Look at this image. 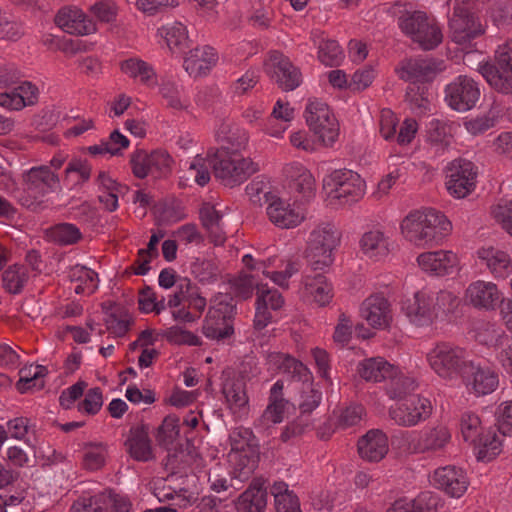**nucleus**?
<instances>
[{
  "label": "nucleus",
  "mask_w": 512,
  "mask_h": 512,
  "mask_svg": "<svg viewBox=\"0 0 512 512\" xmlns=\"http://www.w3.org/2000/svg\"><path fill=\"white\" fill-rule=\"evenodd\" d=\"M210 168L215 177L229 187L240 185L259 171L258 164L249 157H243L241 153L216 152L206 157L197 155L190 162L188 172L198 185L205 186L210 181Z\"/></svg>",
  "instance_id": "1"
},
{
  "label": "nucleus",
  "mask_w": 512,
  "mask_h": 512,
  "mask_svg": "<svg viewBox=\"0 0 512 512\" xmlns=\"http://www.w3.org/2000/svg\"><path fill=\"white\" fill-rule=\"evenodd\" d=\"M402 236L417 248L441 245L452 231L448 218L434 209L409 212L400 223Z\"/></svg>",
  "instance_id": "2"
},
{
  "label": "nucleus",
  "mask_w": 512,
  "mask_h": 512,
  "mask_svg": "<svg viewBox=\"0 0 512 512\" xmlns=\"http://www.w3.org/2000/svg\"><path fill=\"white\" fill-rule=\"evenodd\" d=\"M22 193L19 201L22 206L39 211L46 207V197L61 190L58 173L46 165L33 166L21 174Z\"/></svg>",
  "instance_id": "3"
},
{
  "label": "nucleus",
  "mask_w": 512,
  "mask_h": 512,
  "mask_svg": "<svg viewBox=\"0 0 512 512\" xmlns=\"http://www.w3.org/2000/svg\"><path fill=\"white\" fill-rule=\"evenodd\" d=\"M341 232L331 222H322L310 232L305 257L313 270H324L334 261L333 252L339 246Z\"/></svg>",
  "instance_id": "4"
},
{
  "label": "nucleus",
  "mask_w": 512,
  "mask_h": 512,
  "mask_svg": "<svg viewBox=\"0 0 512 512\" xmlns=\"http://www.w3.org/2000/svg\"><path fill=\"white\" fill-rule=\"evenodd\" d=\"M401 31L423 50H432L443 40V33L436 19L423 11H406L399 16Z\"/></svg>",
  "instance_id": "5"
},
{
  "label": "nucleus",
  "mask_w": 512,
  "mask_h": 512,
  "mask_svg": "<svg viewBox=\"0 0 512 512\" xmlns=\"http://www.w3.org/2000/svg\"><path fill=\"white\" fill-rule=\"evenodd\" d=\"M365 181L348 169L332 171L323 179V188L330 204L347 205L359 201L365 194Z\"/></svg>",
  "instance_id": "6"
},
{
  "label": "nucleus",
  "mask_w": 512,
  "mask_h": 512,
  "mask_svg": "<svg viewBox=\"0 0 512 512\" xmlns=\"http://www.w3.org/2000/svg\"><path fill=\"white\" fill-rule=\"evenodd\" d=\"M235 314L233 299L227 294H217L210 300V307L205 317L203 334L217 342H225L234 334L232 319Z\"/></svg>",
  "instance_id": "7"
},
{
  "label": "nucleus",
  "mask_w": 512,
  "mask_h": 512,
  "mask_svg": "<svg viewBox=\"0 0 512 512\" xmlns=\"http://www.w3.org/2000/svg\"><path fill=\"white\" fill-rule=\"evenodd\" d=\"M304 117L309 129L325 146H331L339 136V124L329 106L319 99H309Z\"/></svg>",
  "instance_id": "8"
},
{
  "label": "nucleus",
  "mask_w": 512,
  "mask_h": 512,
  "mask_svg": "<svg viewBox=\"0 0 512 512\" xmlns=\"http://www.w3.org/2000/svg\"><path fill=\"white\" fill-rule=\"evenodd\" d=\"M478 70L496 91L512 94V40L498 47L495 65L480 64Z\"/></svg>",
  "instance_id": "9"
},
{
  "label": "nucleus",
  "mask_w": 512,
  "mask_h": 512,
  "mask_svg": "<svg viewBox=\"0 0 512 512\" xmlns=\"http://www.w3.org/2000/svg\"><path fill=\"white\" fill-rule=\"evenodd\" d=\"M280 369L297 381H301L303 387L301 389V396L299 402L300 418L304 415H309L314 411L320 404L322 394L320 391L315 389L312 385V375L309 369L295 357L290 354H286L284 357Z\"/></svg>",
  "instance_id": "10"
},
{
  "label": "nucleus",
  "mask_w": 512,
  "mask_h": 512,
  "mask_svg": "<svg viewBox=\"0 0 512 512\" xmlns=\"http://www.w3.org/2000/svg\"><path fill=\"white\" fill-rule=\"evenodd\" d=\"M433 412L431 401L421 395H415L390 406L389 419L400 427H414L430 418Z\"/></svg>",
  "instance_id": "11"
},
{
  "label": "nucleus",
  "mask_w": 512,
  "mask_h": 512,
  "mask_svg": "<svg viewBox=\"0 0 512 512\" xmlns=\"http://www.w3.org/2000/svg\"><path fill=\"white\" fill-rule=\"evenodd\" d=\"M171 163L170 155L164 150L147 152L138 149L131 153L129 160L133 175L139 179L149 175L161 177L170 171Z\"/></svg>",
  "instance_id": "12"
},
{
  "label": "nucleus",
  "mask_w": 512,
  "mask_h": 512,
  "mask_svg": "<svg viewBox=\"0 0 512 512\" xmlns=\"http://www.w3.org/2000/svg\"><path fill=\"white\" fill-rule=\"evenodd\" d=\"M132 504L128 497L106 490L92 496L79 497L71 512H130Z\"/></svg>",
  "instance_id": "13"
},
{
  "label": "nucleus",
  "mask_w": 512,
  "mask_h": 512,
  "mask_svg": "<svg viewBox=\"0 0 512 512\" xmlns=\"http://www.w3.org/2000/svg\"><path fill=\"white\" fill-rule=\"evenodd\" d=\"M480 97L478 84L470 77L460 75L445 89V100L448 105L459 112L472 109Z\"/></svg>",
  "instance_id": "14"
},
{
  "label": "nucleus",
  "mask_w": 512,
  "mask_h": 512,
  "mask_svg": "<svg viewBox=\"0 0 512 512\" xmlns=\"http://www.w3.org/2000/svg\"><path fill=\"white\" fill-rule=\"evenodd\" d=\"M266 72L283 91H292L302 82L300 70L293 65L288 57L279 51L269 53L265 63Z\"/></svg>",
  "instance_id": "15"
},
{
  "label": "nucleus",
  "mask_w": 512,
  "mask_h": 512,
  "mask_svg": "<svg viewBox=\"0 0 512 512\" xmlns=\"http://www.w3.org/2000/svg\"><path fill=\"white\" fill-rule=\"evenodd\" d=\"M475 166L464 159H456L447 167L446 187L448 192L456 198H464L470 194L476 181Z\"/></svg>",
  "instance_id": "16"
},
{
  "label": "nucleus",
  "mask_w": 512,
  "mask_h": 512,
  "mask_svg": "<svg viewBox=\"0 0 512 512\" xmlns=\"http://www.w3.org/2000/svg\"><path fill=\"white\" fill-rule=\"evenodd\" d=\"M264 197L267 205V216L277 227L282 229L294 228L306 219L304 209L294 208L287 201L272 193H266Z\"/></svg>",
  "instance_id": "17"
},
{
  "label": "nucleus",
  "mask_w": 512,
  "mask_h": 512,
  "mask_svg": "<svg viewBox=\"0 0 512 512\" xmlns=\"http://www.w3.org/2000/svg\"><path fill=\"white\" fill-rule=\"evenodd\" d=\"M449 28L452 40L458 44H465L485 32L480 18L464 8L454 9Z\"/></svg>",
  "instance_id": "18"
},
{
  "label": "nucleus",
  "mask_w": 512,
  "mask_h": 512,
  "mask_svg": "<svg viewBox=\"0 0 512 512\" xmlns=\"http://www.w3.org/2000/svg\"><path fill=\"white\" fill-rule=\"evenodd\" d=\"M54 22L57 27L71 35L84 36L97 31L94 21L75 5L61 7L54 17Z\"/></svg>",
  "instance_id": "19"
},
{
  "label": "nucleus",
  "mask_w": 512,
  "mask_h": 512,
  "mask_svg": "<svg viewBox=\"0 0 512 512\" xmlns=\"http://www.w3.org/2000/svg\"><path fill=\"white\" fill-rule=\"evenodd\" d=\"M433 485L452 498H460L469 486L466 472L455 465L437 468L432 476Z\"/></svg>",
  "instance_id": "20"
},
{
  "label": "nucleus",
  "mask_w": 512,
  "mask_h": 512,
  "mask_svg": "<svg viewBox=\"0 0 512 512\" xmlns=\"http://www.w3.org/2000/svg\"><path fill=\"white\" fill-rule=\"evenodd\" d=\"M216 140L220 145L217 152L228 154L241 153L249 143V133L231 119H223L215 131Z\"/></svg>",
  "instance_id": "21"
},
{
  "label": "nucleus",
  "mask_w": 512,
  "mask_h": 512,
  "mask_svg": "<svg viewBox=\"0 0 512 512\" xmlns=\"http://www.w3.org/2000/svg\"><path fill=\"white\" fill-rule=\"evenodd\" d=\"M432 370L442 379L453 380L466 377L468 370L475 369L472 361H466L460 354H428Z\"/></svg>",
  "instance_id": "22"
},
{
  "label": "nucleus",
  "mask_w": 512,
  "mask_h": 512,
  "mask_svg": "<svg viewBox=\"0 0 512 512\" xmlns=\"http://www.w3.org/2000/svg\"><path fill=\"white\" fill-rule=\"evenodd\" d=\"M465 300L475 308L494 310L503 301L501 291L490 281L477 280L469 284Z\"/></svg>",
  "instance_id": "23"
},
{
  "label": "nucleus",
  "mask_w": 512,
  "mask_h": 512,
  "mask_svg": "<svg viewBox=\"0 0 512 512\" xmlns=\"http://www.w3.org/2000/svg\"><path fill=\"white\" fill-rule=\"evenodd\" d=\"M361 315L373 328L386 329L392 321L391 304L382 294H373L363 301Z\"/></svg>",
  "instance_id": "24"
},
{
  "label": "nucleus",
  "mask_w": 512,
  "mask_h": 512,
  "mask_svg": "<svg viewBox=\"0 0 512 512\" xmlns=\"http://www.w3.org/2000/svg\"><path fill=\"white\" fill-rule=\"evenodd\" d=\"M39 89L30 81H22L10 91L0 93V106L10 111H21L38 102Z\"/></svg>",
  "instance_id": "25"
},
{
  "label": "nucleus",
  "mask_w": 512,
  "mask_h": 512,
  "mask_svg": "<svg viewBox=\"0 0 512 512\" xmlns=\"http://www.w3.org/2000/svg\"><path fill=\"white\" fill-rule=\"evenodd\" d=\"M451 439L452 434L448 426L445 424H437L426 427L420 432L414 449L419 453L443 452L450 444Z\"/></svg>",
  "instance_id": "26"
},
{
  "label": "nucleus",
  "mask_w": 512,
  "mask_h": 512,
  "mask_svg": "<svg viewBox=\"0 0 512 512\" xmlns=\"http://www.w3.org/2000/svg\"><path fill=\"white\" fill-rule=\"evenodd\" d=\"M444 69L442 60L433 58H415L402 62L401 78L413 82L432 80Z\"/></svg>",
  "instance_id": "27"
},
{
  "label": "nucleus",
  "mask_w": 512,
  "mask_h": 512,
  "mask_svg": "<svg viewBox=\"0 0 512 512\" xmlns=\"http://www.w3.org/2000/svg\"><path fill=\"white\" fill-rule=\"evenodd\" d=\"M283 174L289 189L309 199L315 193V179L311 172L301 163L293 162L285 165Z\"/></svg>",
  "instance_id": "28"
},
{
  "label": "nucleus",
  "mask_w": 512,
  "mask_h": 512,
  "mask_svg": "<svg viewBox=\"0 0 512 512\" xmlns=\"http://www.w3.org/2000/svg\"><path fill=\"white\" fill-rule=\"evenodd\" d=\"M417 263L427 273L444 276L453 272L458 258L452 251L438 250L421 253L417 257Z\"/></svg>",
  "instance_id": "29"
},
{
  "label": "nucleus",
  "mask_w": 512,
  "mask_h": 512,
  "mask_svg": "<svg viewBox=\"0 0 512 512\" xmlns=\"http://www.w3.org/2000/svg\"><path fill=\"white\" fill-rule=\"evenodd\" d=\"M218 54L210 46L196 47L184 58L183 67L192 77L206 75L217 63Z\"/></svg>",
  "instance_id": "30"
},
{
  "label": "nucleus",
  "mask_w": 512,
  "mask_h": 512,
  "mask_svg": "<svg viewBox=\"0 0 512 512\" xmlns=\"http://www.w3.org/2000/svg\"><path fill=\"white\" fill-rule=\"evenodd\" d=\"M477 256L495 278H506L512 273L511 257L501 249L482 247L477 251Z\"/></svg>",
  "instance_id": "31"
},
{
  "label": "nucleus",
  "mask_w": 512,
  "mask_h": 512,
  "mask_svg": "<svg viewBox=\"0 0 512 512\" xmlns=\"http://www.w3.org/2000/svg\"><path fill=\"white\" fill-rule=\"evenodd\" d=\"M125 447L134 460L147 462L154 458L148 428L145 425L130 428Z\"/></svg>",
  "instance_id": "32"
},
{
  "label": "nucleus",
  "mask_w": 512,
  "mask_h": 512,
  "mask_svg": "<svg viewBox=\"0 0 512 512\" xmlns=\"http://www.w3.org/2000/svg\"><path fill=\"white\" fill-rule=\"evenodd\" d=\"M388 449V438L381 430H370L358 441L359 455L370 462L383 459Z\"/></svg>",
  "instance_id": "33"
},
{
  "label": "nucleus",
  "mask_w": 512,
  "mask_h": 512,
  "mask_svg": "<svg viewBox=\"0 0 512 512\" xmlns=\"http://www.w3.org/2000/svg\"><path fill=\"white\" fill-rule=\"evenodd\" d=\"M469 391L477 396H484L492 393L498 387V374L488 367L475 365V369L468 370L463 378Z\"/></svg>",
  "instance_id": "34"
},
{
  "label": "nucleus",
  "mask_w": 512,
  "mask_h": 512,
  "mask_svg": "<svg viewBox=\"0 0 512 512\" xmlns=\"http://www.w3.org/2000/svg\"><path fill=\"white\" fill-rule=\"evenodd\" d=\"M303 297L308 301L315 302L319 306L328 304L332 297V285L322 274L314 276L307 275L302 280Z\"/></svg>",
  "instance_id": "35"
},
{
  "label": "nucleus",
  "mask_w": 512,
  "mask_h": 512,
  "mask_svg": "<svg viewBox=\"0 0 512 512\" xmlns=\"http://www.w3.org/2000/svg\"><path fill=\"white\" fill-rule=\"evenodd\" d=\"M435 303L433 294L426 290L415 293L414 301L408 307V316L410 320L419 326L430 323L433 319Z\"/></svg>",
  "instance_id": "36"
},
{
  "label": "nucleus",
  "mask_w": 512,
  "mask_h": 512,
  "mask_svg": "<svg viewBox=\"0 0 512 512\" xmlns=\"http://www.w3.org/2000/svg\"><path fill=\"white\" fill-rule=\"evenodd\" d=\"M277 261V257H270L262 262L264 267L263 274L269 277L275 284L287 289L288 280L299 271V262L294 259L279 260L281 265H277Z\"/></svg>",
  "instance_id": "37"
},
{
  "label": "nucleus",
  "mask_w": 512,
  "mask_h": 512,
  "mask_svg": "<svg viewBox=\"0 0 512 512\" xmlns=\"http://www.w3.org/2000/svg\"><path fill=\"white\" fill-rule=\"evenodd\" d=\"M103 309L105 310V324L110 334L115 337L124 336L132 324V317L129 312L122 306L104 303Z\"/></svg>",
  "instance_id": "38"
},
{
  "label": "nucleus",
  "mask_w": 512,
  "mask_h": 512,
  "mask_svg": "<svg viewBox=\"0 0 512 512\" xmlns=\"http://www.w3.org/2000/svg\"><path fill=\"white\" fill-rule=\"evenodd\" d=\"M157 34L165 41L173 54H181L189 47L188 30L181 22L166 24L158 29Z\"/></svg>",
  "instance_id": "39"
},
{
  "label": "nucleus",
  "mask_w": 512,
  "mask_h": 512,
  "mask_svg": "<svg viewBox=\"0 0 512 512\" xmlns=\"http://www.w3.org/2000/svg\"><path fill=\"white\" fill-rule=\"evenodd\" d=\"M267 504V492L260 481H254L238 498L239 512H262Z\"/></svg>",
  "instance_id": "40"
},
{
  "label": "nucleus",
  "mask_w": 512,
  "mask_h": 512,
  "mask_svg": "<svg viewBox=\"0 0 512 512\" xmlns=\"http://www.w3.org/2000/svg\"><path fill=\"white\" fill-rule=\"evenodd\" d=\"M222 392L225 396L229 409L233 414L242 416L248 410V396L245 390V383L241 379L226 381Z\"/></svg>",
  "instance_id": "41"
},
{
  "label": "nucleus",
  "mask_w": 512,
  "mask_h": 512,
  "mask_svg": "<svg viewBox=\"0 0 512 512\" xmlns=\"http://www.w3.org/2000/svg\"><path fill=\"white\" fill-rule=\"evenodd\" d=\"M389 238L379 229L365 232L360 239V248L369 258L380 259L390 252Z\"/></svg>",
  "instance_id": "42"
},
{
  "label": "nucleus",
  "mask_w": 512,
  "mask_h": 512,
  "mask_svg": "<svg viewBox=\"0 0 512 512\" xmlns=\"http://www.w3.org/2000/svg\"><path fill=\"white\" fill-rule=\"evenodd\" d=\"M120 69L124 74L147 87H154L157 84V75L152 65L139 58L122 61Z\"/></svg>",
  "instance_id": "43"
},
{
  "label": "nucleus",
  "mask_w": 512,
  "mask_h": 512,
  "mask_svg": "<svg viewBox=\"0 0 512 512\" xmlns=\"http://www.w3.org/2000/svg\"><path fill=\"white\" fill-rule=\"evenodd\" d=\"M73 290L79 295H91L98 287V275L95 271L82 265H75L69 271Z\"/></svg>",
  "instance_id": "44"
},
{
  "label": "nucleus",
  "mask_w": 512,
  "mask_h": 512,
  "mask_svg": "<svg viewBox=\"0 0 512 512\" xmlns=\"http://www.w3.org/2000/svg\"><path fill=\"white\" fill-rule=\"evenodd\" d=\"M229 460L233 466V477L240 482L247 481L258 466L256 450L229 453Z\"/></svg>",
  "instance_id": "45"
},
{
  "label": "nucleus",
  "mask_w": 512,
  "mask_h": 512,
  "mask_svg": "<svg viewBox=\"0 0 512 512\" xmlns=\"http://www.w3.org/2000/svg\"><path fill=\"white\" fill-rule=\"evenodd\" d=\"M385 391L390 399H401L418 388L417 379L411 375H405L395 367V371L387 378Z\"/></svg>",
  "instance_id": "46"
},
{
  "label": "nucleus",
  "mask_w": 512,
  "mask_h": 512,
  "mask_svg": "<svg viewBox=\"0 0 512 512\" xmlns=\"http://www.w3.org/2000/svg\"><path fill=\"white\" fill-rule=\"evenodd\" d=\"M277 512H302L298 496L284 481H275L270 487Z\"/></svg>",
  "instance_id": "47"
},
{
  "label": "nucleus",
  "mask_w": 512,
  "mask_h": 512,
  "mask_svg": "<svg viewBox=\"0 0 512 512\" xmlns=\"http://www.w3.org/2000/svg\"><path fill=\"white\" fill-rule=\"evenodd\" d=\"M395 371V366L390 364L381 356L373 357L361 363L359 368L360 376L366 381L380 382Z\"/></svg>",
  "instance_id": "48"
},
{
  "label": "nucleus",
  "mask_w": 512,
  "mask_h": 512,
  "mask_svg": "<svg viewBox=\"0 0 512 512\" xmlns=\"http://www.w3.org/2000/svg\"><path fill=\"white\" fill-rule=\"evenodd\" d=\"M275 18L273 0H251L248 21L254 28L268 29Z\"/></svg>",
  "instance_id": "49"
},
{
  "label": "nucleus",
  "mask_w": 512,
  "mask_h": 512,
  "mask_svg": "<svg viewBox=\"0 0 512 512\" xmlns=\"http://www.w3.org/2000/svg\"><path fill=\"white\" fill-rule=\"evenodd\" d=\"M47 374V368L42 365H28L23 367L20 372V378L16 387L20 393H26L30 390H40L44 387V376Z\"/></svg>",
  "instance_id": "50"
},
{
  "label": "nucleus",
  "mask_w": 512,
  "mask_h": 512,
  "mask_svg": "<svg viewBox=\"0 0 512 512\" xmlns=\"http://www.w3.org/2000/svg\"><path fill=\"white\" fill-rule=\"evenodd\" d=\"M29 279L30 269L25 265H11L2 273L3 288L10 294L21 293Z\"/></svg>",
  "instance_id": "51"
},
{
  "label": "nucleus",
  "mask_w": 512,
  "mask_h": 512,
  "mask_svg": "<svg viewBox=\"0 0 512 512\" xmlns=\"http://www.w3.org/2000/svg\"><path fill=\"white\" fill-rule=\"evenodd\" d=\"M272 315L266 307L256 305V312L253 320V330L250 340L254 343V347L262 348L268 344L271 336L267 334L265 328L271 323Z\"/></svg>",
  "instance_id": "52"
},
{
  "label": "nucleus",
  "mask_w": 512,
  "mask_h": 512,
  "mask_svg": "<svg viewBox=\"0 0 512 512\" xmlns=\"http://www.w3.org/2000/svg\"><path fill=\"white\" fill-rule=\"evenodd\" d=\"M107 446L102 442H90L83 446L82 466L89 471L101 469L106 461Z\"/></svg>",
  "instance_id": "53"
},
{
  "label": "nucleus",
  "mask_w": 512,
  "mask_h": 512,
  "mask_svg": "<svg viewBox=\"0 0 512 512\" xmlns=\"http://www.w3.org/2000/svg\"><path fill=\"white\" fill-rule=\"evenodd\" d=\"M460 433L465 442L475 444L486 432L482 426L480 417L474 412H464L460 417Z\"/></svg>",
  "instance_id": "54"
},
{
  "label": "nucleus",
  "mask_w": 512,
  "mask_h": 512,
  "mask_svg": "<svg viewBox=\"0 0 512 512\" xmlns=\"http://www.w3.org/2000/svg\"><path fill=\"white\" fill-rule=\"evenodd\" d=\"M473 446L477 451L478 460L488 462L500 454L502 442L495 431L487 430Z\"/></svg>",
  "instance_id": "55"
},
{
  "label": "nucleus",
  "mask_w": 512,
  "mask_h": 512,
  "mask_svg": "<svg viewBox=\"0 0 512 512\" xmlns=\"http://www.w3.org/2000/svg\"><path fill=\"white\" fill-rule=\"evenodd\" d=\"M159 92L167 108L182 111L189 107V101L182 95L181 89L174 82L163 81Z\"/></svg>",
  "instance_id": "56"
},
{
  "label": "nucleus",
  "mask_w": 512,
  "mask_h": 512,
  "mask_svg": "<svg viewBox=\"0 0 512 512\" xmlns=\"http://www.w3.org/2000/svg\"><path fill=\"white\" fill-rule=\"evenodd\" d=\"M198 293L199 288L189 279H180L177 282V291L169 297L167 305L174 310L182 306L188 307Z\"/></svg>",
  "instance_id": "57"
},
{
  "label": "nucleus",
  "mask_w": 512,
  "mask_h": 512,
  "mask_svg": "<svg viewBox=\"0 0 512 512\" xmlns=\"http://www.w3.org/2000/svg\"><path fill=\"white\" fill-rule=\"evenodd\" d=\"M198 293L199 288L189 279H180L177 282V291L169 297L167 305L174 310L182 306L188 307Z\"/></svg>",
  "instance_id": "58"
},
{
  "label": "nucleus",
  "mask_w": 512,
  "mask_h": 512,
  "mask_svg": "<svg viewBox=\"0 0 512 512\" xmlns=\"http://www.w3.org/2000/svg\"><path fill=\"white\" fill-rule=\"evenodd\" d=\"M198 293L199 288L189 279H180L177 282V291L169 297L167 305L174 310L182 306L188 307Z\"/></svg>",
  "instance_id": "59"
},
{
  "label": "nucleus",
  "mask_w": 512,
  "mask_h": 512,
  "mask_svg": "<svg viewBox=\"0 0 512 512\" xmlns=\"http://www.w3.org/2000/svg\"><path fill=\"white\" fill-rule=\"evenodd\" d=\"M207 305L206 299L200 295V292L192 299L188 307L182 306L172 311V316L180 322L192 323L198 320Z\"/></svg>",
  "instance_id": "60"
},
{
  "label": "nucleus",
  "mask_w": 512,
  "mask_h": 512,
  "mask_svg": "<svg viewBox=\"0 0 512 512\" xmlns=\"http://www.w3.org/2000/svg\"><path fill=\"white\" fill-rule=\"evenodd\" d=\"M50 238L61 245H72L81 239L80 230L70 223H61L52 227L49 231Z\"/></svg>",
  "instance_id": "61"
},
{
  "label": "nucleus",
  "mask_w": 512,
  "mask_h": 512,
  "mask_svg": "<svg viewBox=\"0 0 512 512\" xmlns=\"http://www.w3.org/2000/svg\"><path fill=\"white\" fill-rule=\"evenodd\" d=\"M180 432L179 419L175 416H167L159 426L156 433V441L160 446L168 448L176 440Z\"/></svg>",
  "instance_id": "62"
},
{
  "label": "nucleus",
  "mask_w": 512,
  "mask_h": 512,
  "mask_svg": "<svg viewBox=\"0 0 512 512\" xmlns=\"http://www.w3.org/2000/svg\"><path fill=\"white\" fill-rule=\"evenodd\" d=\"M344 57L343 51L337 41L322 40L318 47V58L326 66H337Z\"/></svg>",
  "instance_id": "63"
},
{
  "label": "nucleus",
  "mask_w": 512,
  "mask_h": 512,
  "mask_svg": "<svg viewBox=\"0 0 512 512\" xmlns=\"http://www.w3.org/2000/svg\"><path fill=\"white\" fill-rule=\"evenodd\" d=\"M493 219L512 237V200H501L491 206Z\"/></svg>",
  "instance_id": "64"
}]
</instances>
